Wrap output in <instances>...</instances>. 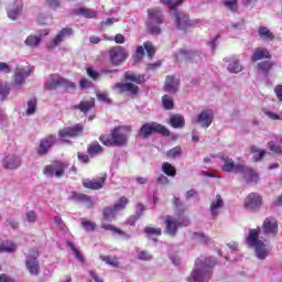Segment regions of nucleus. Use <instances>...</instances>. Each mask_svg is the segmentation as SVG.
<instances>
[{"label":"nucleus","mask_w":282,"mask_h":282,"mask_svg":"<svg viewBox=\"0 0 282 282\" xmlns=\"http://www.w3.org/2000/svg\"><path fill=\"white\" fill-rule=\"evenodd\" d=\"M274 94H275L278 100H280L282 102V84H279L274 87Z\"/></svg>","instance_id":"nucleus-64"},{"label":"nucleus","mask_w":282,"mask_h":282,"mask_svg":"<svg viewBox=\"0 0 282 282\" xmlns=\"http://www.w3.org/2000/svg\"><path fill=\"white\" fill-rule=\"evenodd\" d=\"M259 235H261V228L250 229L249 235L246 239L248 248H253L257 259L259 261H265L270 256V251L265 247V243L262 240H259Z\"/></svg>","instance_id":"nucleus-2"},{"label":"nucleus","mask_w":282,"mask_h":282,"mask_svg":"<svg viewBox=\"0 0 282 282\" xmlns=\"http://www.w3.org/2000/svg\"><path fill=\"white\" fill-rule=\"evenodd\" d=\"M45 87L50 91H54V89H58V87H68L69 89H76V84L67 82V79L58 75H51V79L46 82Z\"/></svg>","instance_id":"nucleus-7"},{"label":"nucleus","mask_w":282,"mask_h":282,"mask_svg":"<svg viewBox=\"0 0 282 282\" xmlns=\"http://www.w3.org/2000/svg\"><path fill=\"white\" fill-rule=\"evenodd\" d=\"M82 227L84 230H87L88 232H94L96 230V224L91 220H87L86 218H83L82 220Z\"/></svg>","instance_id":"nucleus-48"},{"label":"nucleus","mask_w":282,"mask_h":282,"mask_svg":"<svg viewBox=\"0 0 282 282\" xmlns=\"http://www.w3.org/2000/svg\"><path fill=\"white\" fill-rule=\"evenodd\" d=\"M162 172L165 173L169 177H175L177 175V170L171 163H163Z\"/></svg>","instance_id":"nucleus-41"},{"label":"nucleus","mask_w":282,"mask_h":282,"mask_svg":"<svg viewBox=\"0 0 282 282\" xmlns=\"http://www.w3.org/2000/svg\"><path fill=\"white\" fill-rule=\"evenodd\" d=\"M105 221H113L118 217V210L113 206H107L102 209Z\"/></svg>","instance_id":"nucleus-33"},{"label":"nucleus","mask_w":282,"mask_h":282,"mask_svg":"<svg viewBox=\"0 0 282 282\" xmlns=\"http://www.w3.org/2000/svg\"><path fill=\"white\" fill-rule=\"evenodd\" d=\"M258 35L262 41H274L276 36L267 26H259Z\"/></svg>","instance_id":"nucleus-32"},{"label":"nucleus","mask_w":282,"mask_h":282,"mask_svg":"<svg viewBox=\"0 0 282 282\" xmlns=\"http://www.w3.org/2000/svg\"><path fill=\"white\" fill-rule=\"evenodd\" d=\"M173 205H174V210L176 213V215H184V213H186V206H184V203L182 202V199H180V197L174 196L173 197Z\"/></svg>","instance_id":"nucleus-36"},{"label":"nucleus","mask_w":282,"mask_h":282,"mask_svg":"<svg viewBox=\"0 0 282 282\" xmlns=\"http://www.w3.org/2000/svg\"><path fill=\"white\" fill-rule=\"evenodd\" d=\"M101 228L104 230H110V232H113V235H118V232H120V229L118 227L110 224H102Z\"/></svg>","instance_id":"nucleus-59"},{"label":"nucleus","mask_w":282,"mask_h":282,"mask_svg":"<svg viewBox=\"0 0 282 282\" xmlns=\"http://www.w3.org/2000/svg\"><path fill=\"white\" fill-rule=\"evenodd\" d=\"M153 133H159L160 135L169 137L171 135V131L169 128L152 121L143 123L139 130V138H142L143 140H149L153 135Z\"/></svg>","instance_id":"nucleus-4"},{"label":"nucleus","mask_w":282,"mask_h":282,"mask_svg":"<svg viewBox=\"0 0 282 282\" xmlns=\"http://www.w3.org/2000/svg\"><path fill=\"white\" fill-rule=\"evenodd\" d=\"M97 100H99V102H105L106 105H111V98H109V94L107 93H97Z\"/></svg>","instance_id":"nucleus-53"},{"label":"nucleus","mask_w":282,"mask_h":282,"mask_svg":"<svg viewBox=\"0 0 282 282\" xmlns=\"http://www.w3.org/2000/svg\"><path fill=\"white\" fill-rule=\"evenodd\" d=\"M28 116H32L36 113V98H31L28 101V109H26Z\"/></svg>","instance_id":"nucleus-49"},{"label":"nucleus","mask_w":282,"mask_h":282,"mask_svg":"<svg viewBox=\"0 0 282 282\" xmlns=\"http://www.w3.org/2000/svg\"><path fill=\"white\" fill-rule=\"evenodd\" d=\"M251 153L253 154V161L254 162H259L260 160H263L264 155H265V150H260L257 147H251Z\"/></svg>","instance_id":"nucleus-42"},{"label":"nucleus","mask_w":282,"mask_h":282,"mask_svg":"<svg viewBox=\"0 0 282 282\" xmlns=\"http://www.w3.org/2000/svg\"><path fill=\"white\" fill-rule=\"evenodd\" d=\"M43 39V35H29L26 40L24 41V45L26 47H39L41 45V40Z\"/></svg>","instance_id":"nucleus-34"},{"label":"nucleus","mask_w":282,"mask_h":282,"mask_svg":"<svg viewBox=\"0 0 282 282\" xmlns=\"http://www.w3.org/2000/svg\"><path fill=\"white\" fill-rule=\"evenodd\" d=\"M25 217H26V221H29V224H34L39 219V216L36 215V212H34V210L28 212L25 214Z\"/></svg>","instance_id":"nucleus-57"},{"label":"nucleus","mask_w":282,"mask_h":282,"mask_svg":"<svg viewBox=\"0 0 282 282\" xmlns=\"http://www.w3.org/2000/svg\"><path fill=\"white\" fill-rule=\"evenodd\" d=\"M182 156V148L175 147L167 151V158H172L173 160Z\"/></svg>","instance_id":"nucleus-52"},{"label":"nucleus","mask_w":282,"mask_h":282,"mask_svg":"<svg viewBox=\"0 0 282 282\" xmlns=\"http://www.w3.org/2000/svg\"><path fill=\"white\" fill-rule=\"evenodd\" d=\"M21 166V158L9 154L2 159V167L4 171H17Z\"/></svg>","instance_id":"nucleus-18"},{"label":"nucleus","mask_w":282,"mask_h":282,"mask_svg":"<svg viewBox=\"0 0 282 282\" xmlns=\"http://www.w3.org/2000/svg\"><path fill=\"white\" fill-rule=\"evenodd\" d=\"M66 246H68V248H70V250L73 251V254L75 257V259H77V261L79 263H85V257H83V253L76 248V246L74 245V242L72 241H67Z\"/></svg>","instance_id":"nucleus-39"},{"label":"nucleus","mask_w":282,"mask_h":282,"mask_svg":"<svg viewBox=\"0 0 282 282\" xmlns=\"http://www.w3.org/2000/svg\"><path fill=\"white\" fill-rule=\"evenodd\" d=\"M109 58L111 65L115 67H118L129 58V53L124 52V48L122 46H113L109 51Z\"/></svg>","instance_id":"nucleus-6"},{"label":"nucleus","mask_w":282,"mask_h":282,"mask_svg":"<svg viewBox=\"0 0 282 282\" xmlns=\"http://www.w3.org/2000/svg\"><path fill=\"white\" fill-rule=\"evenodd\" d=\"M112 89H118L119 94L129 93L132 96H138L140 93V87L133 83H117L112 86Z\"/></svg>","instance_id":"nucleus-20"},{"label":"nucleus","mask_w":282,"mask_h":282,"mask_svg":"<svg viewBox=\"0 0 282 282\" xmlns=\"http://www.w3.org/2000/svg\"><path fill=\"white\" fill-rule=\"evenodd\" d=\"M127 204H129V198L122 196L112 206H113L115 210H117V213H120V210H124V208H127Z\"/></svg>","instance_id":"nucleus-43"},{"label":"nucleus","mask_w":282,"mask_h":282,"mask_svg":"<svg viewBox=\"0 0 282 282\" xmlns=\"http://www.w3.org/2000/svg\"><path fill=\"white\" fill-rule=\"evenodd\" d=\"M2 252H8L9 254L17 252V245H14L10 241L2 240Z\"/></svg>","instance_id":"nucleus-46"},{"label":"nucleus","mask_w":282,"mask_h":282,"mask_svg":"<svg viewBox=\"0 0 282 282\" xmlns=\"http://www.w3.org/2000/svg\"><path fill=\"white\" fill-rule=\"evenodd\" d=\"M163 108L167 111H171L175 107V104L173 102V98L169 97L167 95H164L162 97Z\"/></svg>","instance_id":"nucleus-47"},{"label":"nucleus","mask_w":282,"mask_h":282,"mask_svg":"<svg viewBox=\"0 0 282 282\" xmlns=\"http://www.w3.org/2000/svg\"><path fill=\"white\" fill-rule=\"evenodd\" d=\"M215 268V258L200 257L196 259L195 267L187 278L188 282H208L213 276V269Z\"/></svg>","instance_id":"nucleus-1"},{"label":"nucleus","mask_w":282,"mask_h":282,"mask_svg":"<svg viewBox=\"0 0 282 282\" xmlns=\"http://www.w3.org/2000/svg\"><path fill=\"white\" fill-rule=\"evenodd\" d=\"M32 74V67H21L17 66L15 73H14V83L15 85H25V78H29V76Z\"/></svg>","instance_id":"nucleus-19"},{"label":"nucleus","mask_w":282,"mask_h":282,"mask_svg":"<svg viewBox=\"0 0 282 282\" xmlns=\"http://www.w3.org/2000/svg\"><path fill=\"white\" fill-rule=\"evenodd\" d=\"M174 18L177 30H182L183 32H186L187 28H194L198 23V21H193L188 15L177 11L174 13Z\"/></svg>","instance_id":"nucleus-13"},{"label":"nucleus","mask_w":282,"mask_h":282,"mask_svg":"<svg viewBox=\"0 0 282 282\" xmlns=\"http://www.w3.org/2000/svg\"><path fill=\"white\" fill-rule=\"evenodd\" d=\"M74 34V29L72 28H63L55 37H53L48 44L47 47L48 50H54V47H58V45L61 43H63V41H65V39L73 36Z\"/></svg>","instance_id":"nucleus-14"},{"label":"nucleus","mask_w":282,"mask_h":282,"mask_svg":"<svg viewBox=\"0 0 282 282\" xmlns=\"http://www.w3.org/2000/svg\"><path fill=\"white\" fill-rule=\"evenodd\" d=\"M143 232H145V235L148 237H153V236L160 237V235H162V229H155L153 227H145L143 229Z\"/></svg>","instance_id":"nucleus-51"},{"label":"nucleus","mask_w":282,"mask_h":282,"mask_svg":"<svg viewBox=\"0 0 282 282\" xmlns=\"http://www.w3.org/2000/svg\"><path fill=\"white\" fill-rule=\"evenodd\" d=\"M192 239L198 241V243H207L208 236H206L204 232H194Z\"/></svg>","instance_id":"nucleus-50"},{"label":"nucleus","mask_w":282,"mask_h":282,"mask_svg":"<svg viewBox=\"0 0 282 282\" xmlns=\"http://www.w3.org/2000/svg\"><path fill=\"white\" fill-rule=\"evenodd\" d=\"M258 69L259 72H262V74H270V69H272V63L269 61L260 62L258 63Z\"/></svg>","instance_id":"nucleus-44"},{"label":"nucleus","mask_w":282,"mask_h":282,"mask_svg":"<svg viewBox=\"0 0 282 282\" xmlns=\"http://www.w3.org/2000/svg\"><path fill=\"white\" fill-rule=\"evenodd\" d=\"M54 144H56V135L50 134L45 137L40 141V145L37 148V155H47L50 149H52Z\"/></svg>","instance_id":"nucleus-17"},{"label":"nucleus","mask_w":282,"mask_h":282,"mask_svg":"<svg viewBox=\"0 0 282 282\" xmlns=\"http://www.w3.org/2000/svg\"><path fill=\"white\" fill-rule=\"evenodd\" d=\"M87 153L90 158H95V155H100L102 153V145L98 143V141H94L87 148Z\"/></svg>","instance_id":"nucleus-35"},{"label":"nucleus","mask_w":282,"mask_h":282,"mask_svg":"<svg viewBox=\"0 0 282 282\" xmlns=\"http://www.w3.org/2000/svg\"><path fill=\"white\" fill-rule=\"evenodd\" d=\"M215 118V115L213 113V110H203L196 119L193 120L194 124H200L203 129H208L210 124H213V120Z\"/></svg>","instance_id":"nucleus-16"},{"label":"nucleus","mask_w":282,"mask_h":282,"mask_svg":"<svg viewBox=\"0 0 282 282\" xmlns=\"http://www.w3.org/2000/svg\"><path fill=\"white\" fill-rule=\"evenodd\" d=\"M180 89V77L175 75L167 76L164 83V91L169 94H177Z\"/></svg>","instance_id":"nucleus-22"},{"label":"nucleus","mask_w":282,"mask_h":282,"mask_svg":"<svg viewBox=\"0 0 282 282\" xmlns=\"http://www.w3.org/2000/svg\"><path fill=\"white\" fill-rule=\"evenodd\" d=\"M177 230H180V223L173 219V216L167 215L165 219V235H169V237H175V235H177Z\"/></svg>","instance_id":"nucleus-24"},{"label":"nucleus","mask_w":282,"mask_h":282,"mask_svg":"<svg viewBox=\"0 0 282 282\" xmlns=\"http://www.w3.org/2000/svg\"><path fill=\"white\" fill-rule=\"evenodd\" d=\"M23 12V2L21 0H11L7 7V14L12 21H17Z\"/></svg>","instance_id":"nucleus-15"},{"label":"nucleus","mask_w":282,"mask_h":282,"mask_svg":"<svg viewBox=\"0 0 282 282\" xmlns=\"http://www.w3.org/2000/svg\"><path fill=\"white\" fill-rule=\"evenodd\" d=\"M69 199L77 202V204H84V206H86V208H94V200L87 194L73 192Z\"/></svg>","instance_id":"nucleus-25"},{"label":"nucleus","mask_w":282,"mask_h":282,"mask_svg":"<svg viewBox=\"0 0 282 282\" xmlns=\"http://www.w3.org/2000/svg\"><path fill=\"white\" fill-rule=\"evenodd\" d=\"M237 173L242 175V180L246 182V184H257L259 182V174L248 165H238Z\"/></svg>","instance_id":"nucleus-8"},{"label":"nucleus","mask_w":282,"mask_h":282,"mask_svg":"<svg viewBox=\"0 0 282 282\" xmlns=\"http://www.w3.org/2000/svg\"><path fill=\"white\" fill-rule=\"evenodd\" d=\"M245 207L248 210H257L261 208V196L257 193L249 194L245 199Z\"/></svg>","instance_id":"nucleus-21"},{"label":"nucleus","mask_w":282,"mask_h":282,"mask_svg":"<svg viewBox=\"0 0 282 282\" xmlns=\"http://www.w3.org/2000/svg\"><path fill=\"white\" fill-rule=\"evenodd\" d=\"M169 177H166L164 174H161L158 178H156V184L161 185V186H166V184H169Z\"/></svg>","instance_id":"nucleus-63"},{"label":"nucleus","mask_w":282,"mask_h":282,"mask_svg":"<svg viewBox=\"0 0 282 282\" xmlns=\"http://www.w3.org/2000/svg\"><path fill=\"white\" fill-rule=\"evenodd\" d=\"M94 107H96V99L90 98V100H88V101H82L80 104L75 105L74 109H79V111H82V113H89V111H91V109H94Z\"/></svg>","instance_id":"nucleus-28"},{"label":"nucleus","mask_w":282,"mask_h":282,"mask_svg":"<svg viewBox=\"0 0 282 282\" xmlns=\"http://www.w3.org/2000/svg\"><path fill=\"white\" fill-rule=\"evenodd\" d=\"M33 254L26 257L25 265L30 274L39 276L41 273V265L39 264V251L32 250Z\"/></svg>","instance_id":"nucleus-9"},{"label":"nucleus","mask_w":282,"mask_h":282,"mask_svg":"<svg viewBox=\"0 0 282 282\" xmlns=\"http://www.w3.org/2000/svg\"><path fill=\"white\" fill-rule=\"evenodd\" d=\"M262 58H272V55H270V52L268 48L258 47L254 50L251 59L253 63H257V61H262Z\"/></svg>","instance_id":"nucleus-29"},{"label":"nucleus","mask_w":282,"mask_h":282,"mask_svg":"<svg viewBox=\"0 0 282 282\" xmlns=\"http://www.w3.org/2000/svg\"><path fill=\"white\" fill-rule=\"evenodd\" d=\"M262 234L264 237H275L279 234V223L274 217H268L262 225Z\"/></svg>","instance_id":"nucleus-12"},{"label":"nucleus","mask_w":282,"mask_h":282,"mask_svg":"<svg viewBox=\"0 0 282 282\" xmlns=\"http://www.w3.org/2000/svg\"><path fill=\"white\" fill-rule=\"evenodd\" d=\"M62 175H65V167H63V163L57 162V166L55 167V176L62 177Z\"/></svg>","instance_id":"nucleus-60"},{"label":"nucleus","mask_w":282,"mask_h":282,"mask_svg":"<svg viewBox=\"0 0 282 282\" xmlns=\"http://www.w3.org/2000/svg\"><path fill=\"white\" fill-rule=\"evenodd\" d=\"M269 147V151H271L272 153H276V154H281L282 153V147L274 143V141H270L268 143Z\"/></svg>","instance_id":"nucleus-55"},{"label":"nucleus","mask_w":282,"mask_h":282,"mask_svg":"<svg viewBox=\"0 0 282 282\" xmlns=\"http://www.w3.org/2000/svg\"><path fill=\"white\" fill-rule=\"evenodd\" d=\"M170 124L173 129H184L186 121L182 115H172L170 118Z\"/></svg>","instance_id":"nucleus-30"},{"label":"nucleus","mask_w":282,"mask_h":282,"mask_svg":"<svg viewBox=\"0 0 282 282\" xmlns=\"http://www.w3.org/2000/svg\"><path fill=\"white\" fill-rule=\"evenodd\" d=\"M227 69H228V72H230V74H239V72H242L243 67L241 66V64L239 62L234 61V62L229 63Z\"/></svg>","instance_id":"nucleus-45"},{"label":"nucleus","mask_w":282,"mask_h":282,"mask_svg":"<svg viewBox=\"0 0 282 282\" xmlns=\"http://www.w3.org/2000/svg\"><path fill=\"white\" fill-rule=\"evenodd\" d=\"M264 115H267L270 120H282V117L280 115H278L276 112H272L268 109L264 110Z\"/></svg>","instance_id":"nucleus-62"},{"label":"nucleus","mask_w":282,"mask_h":282,"mask_svg":"<svg viewBox=\"0 0 282 282\" xmlns=\"http://www.w3.org/2000/svg\"><path fill=\"white\" fill-rule=\"evenodd\" d=\"M144 50L149 58H153V56H155V47H153V43L148 41L143 43V46H138L135 54L132 57L134 63H140V61L144 58Z\"/></svg>","instance_id":"nucleus-11"},{"label":"nucleus","mask_w":282,"mask_h":282,"mask_svg":"<svg viewBox=\"0 0 282 282\" xmlns=\"http://www.w3.org/2000/svg\"><path fill=\"white\" fill-rule=\"evenodd\" d=\"M124 78L126 80H130V83H137V85H142L147 80L144 79V75H135L129 72H126Z\"/></svg>","instance_id":"nucleus-37"},{"label":"nucleus","mask_w":282,"mask_h":282,"mask_svg":"<svg viewBox=\"0 0 282 282\" xmlns=\"http://www.w3.org/2000/svg\"><path fill=\"white\" fill-rule=\"evenodd\" d=\"M180 54L185 61H193L194 63L202 62V52H199V51L181 48Z\"/></svg>","instance_id":"nucleus-26"},{"label":"nucleus","mask_w":282,"mask_h":282,"mask_svg":"<svg viewBox=\"0 0 282 282\" xmlns=\"http://www.w3.org/2000/svg\"><path fill=\"white\" fill-rule=\"evenodd\" d=\"M56 166L57 163H55L54 165H47L44 170V175H46L47 177H54L56 173Z\"/></svg>","instance_id":"nucleus-56"},{"label":"nucleus","mask_w":282,"mask_h":282,"mask_svg":"<svg viewBox=\"0 0 282 282\" xmlns=\"http://www.w3.org/2000/svg\"><path fill=\"white\" fill-rule=\"evenodd\" d=\"M138 259L140 261H152L153 256L151 253H149V251H141V252H139Z\"/></svg>","instance_id":"nucleus-58"},{"label":"nucleus","mask_w":282,"mask_h":282,"mask_svg":"<svg viewBox=\"0 0 282 282\" xmlns=\"http://www.w3.org/2000/svg\"><path fill=\"white\" fill-rule=\"evenodd\" d=\"M126 131V127H117L111 134L101 135L99 140L105 147H126L129 140V134Z\"/></svg>","instance_id":"nucleus-3"},{"label":"nucleus","mask_w":282,"mask_h":282,"mask_svg":"<svg viewBox=\"0 0 282 282\" xmlns=\"http://www.w3.org/2000/svg\"><path fill=\"white\" fill-rule=\"evenodd\" d=\"M54 221L56 226L61 228V230H67V226L65 225V221H63V218H61L59 216H55Z\"/></svg>","instance_id":"nucleus-61"},{"label":"nucleus","mask_w":282,"mask_h":282,"mask_svg":"<svg viewBox=\"0 0 282 282\" xmlns=\"http://www.w3.org/2000/svg\"><path fill=\"white\" fill-rule=\"evenodd\" d=\"M221 208H224V199L221 198V195H216L215 199L210 203L209 206L213 219L219 217Z\"/></svg>","instance_id":"nucleus-27"},{"label":"nucleus","mask_w":282,"mask_h":282,"mask_svg":"<svg viewBox=\"0 0 282 282\" xmlns=\"http://www.w3.org/2000/svg\"><path fill=\"white\" fill-rule=\"evenodd\" d=\"M107 181V175L104 177L89 180L86 178L83 181L84 188H89L90 191H100L105 186V182Z\"/></svg>","instance_id":"nucleus-23"},{"label":"nucleus","mask_w":282,"mask_h":282,"mask_svg":"<svg viewBox=\"0 0 282 282\" xmlns=\"http://www.w3.org/2000/svg\"><path fill=\"white\" fill-rule=\"evenodd\" d=\"M99 259L110 265V268H119L120 262L118 261V257H110V256H99Z\"/></svg>","instance_id":"nucleus-38"},{"label":"nucleus","mask_w":282,"mask_h":282,"mask_svg":"<svg viewBox=\"0 0 282 282\" xmlns=\"http://www.w3.org/2000/svg\"><path fill=\"white\" fill-rule=\"evenodd\" d=\"M75 14H78L79 17H85V19H94L96 18V11L86 9V8H79L75 11Z\"/></svg>","instance_id":"nucleus-40"},{"label":"nucleus","mask_w":282,"mask_h":282,"mask_svg":"<svg viewBox=\"0 0 282 282\" xmlns=\"http://www.w3.org/2000/svg\"><path fill=\"white\" fill-rule=\"evenodd\" d=\"M83 123H77L74 127H67L58 131L59 138L66 142L67 138H78L83 135Z\"/></svg>","instance_id":"nucleus-10"},{"label":"nucleus","mask_w":282,"mask_h":282,"mask_svg":"<svg viewBox=\"0 0 282 282\" xmlns=\"http://www.w3.org/2000/svg\"><path fill=\"white\" fill-rule=\"evenodd\" d=\"M224 6L231 12H237V0H224Z\"/></svg>","instance_id":"nucleus-54"},{"label":"nucleus","mask_w":282,"mask_h":282,"mask_svg":"<svg viewBox=\"0 0 282 282\" xmlns=\"http://www.w3.org/2000/svg\"><path fill=\"white\" fill-rule=\"evenodd\" d=\"M164 23V15L160 9H148V31L150 34L159 35L162 34L160 25Z\"/></svg>","instance_id":"nucleus-5"},{"label":"nucleus","mask_w":282,"mask_h":282,"mask_svg":"<svg viewBox=\"0 0 282 282\" xmlns=\"http://www.w3.org/2000/svg\"><path fill=\"white\" fill-rule=\"evenodd\" d=\"M223 162H224V165L221 166V169L223 171H225V173H232V171L237 173V166L242 165V164H235V161L228 156L223 158Z\"/></svg>","instance_id":"nucleus-31"}]
</instances>
